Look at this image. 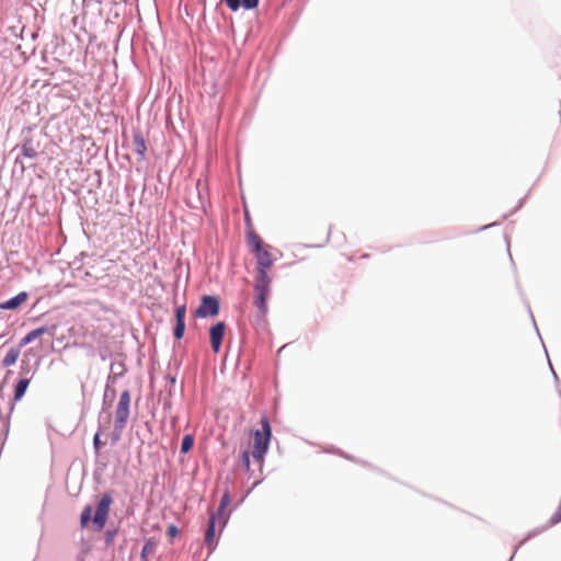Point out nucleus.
Segmentation results:
<instances>
[{"instance_id": "nucleus-1", "label": "nucleus", "mask_w": 561, "mask_h": 561, "mask_svg": "<svg viewBox=\"0 0 561 561\" xmlns=\"http://www.w3.org/2000/svg\"><path fill=\"white\" fill-rule=\"evenodd\" d=\"M247 242L256 262L253 305L257 310V316L264 319L268 311L267 298L272 285V276L268 271L272 268L275 257L271 253V245L265 244L254 231L250 230L248 232Z\"/></svg>"}, {"instance_id": "nucleus-2", "label": "nucleus", "mask_w": 561, "mask_h": 561, "mask_svg": "<svg viewBox=\"0 0 561 561\" xmlns=\"http://www.w3.org/2000/svg\"><path fill=\"white\" fill-rule=\"evenodd\" d=\"M112 503H113V499H112L111 494H108V493L103 494L101 496L100 501L98 502L93 518H92V513H93L92 506L91 505L84 506L81 512V515H80L81 528H87L89 526L90 522H92L94 530H96V531L103 530V528L106 525L107 518H108L110 508H111Z\"/></svg>"}, {"instance_id": "nucleus-3", "label": "nucleus", "mask_w": 561, "mask_h": 561, "mask_svg": "<svg viewBox=\"0 0 561 561\" xmlns=\"http://www.w3.org/2000/svg\"><path fill=\"white\" fill-rule=\"evenodd\" d=\"M263 432L256 431L254 433V446L252 456L257 461H262L265 453L267 451L268 443L271 439V425L267 417L261 420Z\"/></svg>"}, {"instance_id": "nucleus-4", "label": "nucleus", "mask_w": 561, "mask_h": 561, "mask_svg": "<svg viewBox=\"0 0 561 561\" xmlns=\"http://www.w3.org/2000/svg\"><path fill=\"white\" fill-rule=\"evenodd\" d=\"M129 407H130V393L128 390H125L121 393L119 400L115 410V428L122 431L128 421L129 417Z\"/></svg>"}, {"instance_id": "nucleus-5", "label": "nucleus", "mask_w": 561, "mask_h": 561, "mask_svg": "<svg viewBox=\"0 0 561 561\" xmlns=\"http://www.w3.org/2000/svg\"><path fill=\"white\" fill-rule=\"evenodd\" d=\"M219 312V300L213 296H204L199 307L195 311V317L206 318L215 317Z\"/></svg>"}, {"instance_id": "nucleus-6", "label": "nucleus", "mask_w": 561, "mask_h": 561, "mask_svg": "<svg viewBox=\"0 0 561 561\" xmlns=\"http://www.w3.org/2000/svg\"><path fill=\"white\" fill-rule=\"evenodd\" d=\"M226 324L220 321L213 325L209 330L211 350L218 353L221 347V342L225 335Z\"/></svg>"}, {"instance_id": "nucleus-7", "label": "nucleus", "mask_w": 561, "mask_h": 561, "mask_svg": "<svg viewBox=\"0 0 561 561\" xmlns=\"http://www.w3.org/2000/svg\"><path fill=\"white\" fill-rule=\"evenodd\" d=\"M185 313H186L185 305L179 306L176 308V310H175L176 324H175V328H174V337L176 340L182 339L183 335H184V331H185V322H184Z\"/></svg>"}, {"instance_id": "nucleus-8", "label": "nucleus", "mask_w": 561, "mask_h": 561, "mask_svg": "<svg viewBox=\"0 0 561 561\" xmlns=\"http://www.w3.org/2000/svg\"><path fill=\"white\" fill-rule=\"evenodd\" d=\"M27 298H28L27 293L21 291L15 297H13V298H11V299H9L7 301L0 302V309H2V310H15L21 305H23L27 300Z\"/></svg>"}, {"instance_id": "nucleus-9", "label": "nucleus", "mask_w": 561, "mask_h": 561, "mask_svg": "<svg viewBox=\"0 0 561 561\" xmlns=\"http://www.w3.org/2000/svg\"><path fill=\"white\" fill-rule=\"evenodd\" d=\"M217 522L219 523V518L215 515H211L205 535V542L209 548H213L215 543V528Z\"/></svg>"}, {"instance_id": "nucleus-10", "label": "nucleus", "mask_w": 561, "mask_h": 561, "mask_svg": "<svg viewBox=\"0 0 561 561\" xmlns=\"http://www.w3.org/2000/svg\"><path fill=\"white\" fill-rule=\"evenodd\" d=\"M133 145L135 152L141 158L145 159L147 152L146 141L140 133H137L133 136Z\"/></svg>"}, {"instance_id": "nucleus-11", "label": "nucleus", "mask_w": 561, "mask_h": 561, "mask_svg": "<svg viewBox=\"0 0 561 561\" xmlns=\"http://www.w3.org/2000/svg\"><path fill=\"white\" fill-rule=\"evenodd\" d=\"M47 328L46 327H41V328H37L35 330H32L31 332H28L21 341H20V347H23L27 344H30L31 342H33L34 340L38 339L39 336H42L43 334L47 333Z\"/></svg>"}, {"instance_id": "nucleus-12", "label": "nucleus", "mask_w": 561, "mask_h": 561, "mask_svg": "<svg viewBox=\"0 0 561 561\" xmlns=\"http://www.w3.org/2000/svg\"><path fill=\"white\" fill-rule=\"evenodd\" d=\"M20 356L19 347H11L2 359L3 367H10L14 365Z\"/></svg>"}, {"instance_id": "nucleus-13", "label": "nucleus", "mask_w": 561, "mask_h": 561, "mask_svg": "<svg viewBox=\"0 0 561 561\" xmlns=\"http://www.w3.org/2000/svg\"><path fill=\"white\" fill-rule=\"evenodd\" d=\"M28 385H30L28 378H23L18 381V383L15 385V388H14V397H13L14 401H20L23 398Z\"/></svg>"}, {"instance_id": "nucleus-14", "label": "nucleus", "mask_w": 561, "mask_h": 561, "mask_svg": "<svg viewBox=\"0 0 561 561\" xmlns=\"http://www.w3.org/2000/svg\"><path fill=\"white\" fill-rule=\"evenodd\" d=\"M229 502H230L229 494L225 493L221 497L218 513L215 515L219 518V524L221 526H224V524L226 523V507L228 506Z\"/></svg>"}, {"instance_id": "nucleus-15", "label": "nucleus", "mask_w": 561, "mask_h": 561, "mask_svg": "<svg viewBox=\"0 0 561 561\" xmlns=\"http://www.w3.org/2000/svg\"><path fill=\"white\" fill-rule=\"evenodd\" d=\"M157 542L153 539H148L141 551V559L146 560L156 550Z\"/></svg>"}, {"instance_id": "nucleus-16", "label": "nucleus", "mask_w": 561, "mask_h": 561, "mask_svg": "<svg viewBox=\"0 0 561 561\" xmlns=\"http://www.w3.org/2000/svg\"><path fill=\"white\" fill-rule=\"evenodd\" d=\"M194 444V437L192 435H185L182 439L181 451L187 454Z\"/></svg>"}, {"instance_id": "nucleus-17", "label": "nucleus", "mask_w": 561, "mask_h": 561, "mask_svg": "<svg viewBox=\"0 0 561 561\" xmlns=\"http://www.w3.org/2000/svg\"><path fill=\"white\" fill-rule=\"evenodd\" d=\"M226 5L232 11H237L240 8L241 0H224Z\"/></svg>"}, {"instance_id": "nucleus-18", "label": "nucleus", "mask_w": 561, "mask_h": 561, "mask_svg": "<svg viewBox=\"0 0 561 561\" xmlns=\"http://www.w3.org/2000/svg\"><path fill=\"white\" fill-rule=\"evenodd\" d=\"M259 0H242V5L250 10L257 7Z\"/></svg>"}, {"instance_id": "nucleus-19", "label": "nucleus", "mask_w": 561, "mask_h": 561, "mask_svg": "<svg viewBox=\"0 0 561 561\" xmlns=\"http://www.w3.org/2000/svg\"><path fill=\"white\" fill-rule=\"evenodd\" d=\"M241 458H242V463H243L244 468L247 470H249L250 469V453L247 450L243 451Z\"/></svg>"}, {"instance_id": "nucleus-20", "label": "nucleus", "mask_w": 561, "mask_h": 561, "mask_svg": "<svg viewBox=\"0 0 561 561\" xmlns=\"http://www.w3.org/2000/svg\"><path fill=\"white\" fill-rule=\"evenodd\" d=\"M179 530H178V527L175 525H170L168 527V535L170 536V538H174L176 537Z\"/></svg>"}, {"instance_id": "nucleus-21", "label": "nucleus", "mask_w": 561, "mask_h": 561, "mask_svg": "<svg viewBox=\"0 0 561 561\" xmlns=\"http://www.w3.org/2000/svg\"><path fill=\"white\" fill-rule=\"evenodd\" d=\"M93 445H94L95 450L98 451L100 449V447H101V440H100V435L99 434L94 435Z\"/></svg>"}, {"instance_id": "nucleus-22", "label": "nucleus", "mask_w": 561, "mask_h": 561, "mask_svg": "<svg viewBox=\"0 0 561 561\" xmlns=\"http://www.w3.org/2000/svg\"><path fill=\"white\" fill-rule=\"evenodd\" d=\"M23 153L24 156L28 157V158H33L35 156V152L33 149H28L26 147L23 148Z\"/></svg>"}, {"instance_id": "nucleus-23", "label": "nucleus", "mask_w": 561, "mask_h": 561, "mask_svg": "<svg viewBox=\"0 0 561 561\" xmlns=\"http://www.w3.org/2000/svg\"><path fill=\"white\" fill-rule=\"evenodd\" d=\"M187 204L192 208H202L204 206V203L201 199L198 201V203L188 202Z\"/></svg>"}, {"instance_id": "nucleus-24", "label": "nucleus", "mask_w": 561, "mask_h": 561, "mask_svg": "<svg viewBox=\"0 0 561 561\" xmlns=\"http://www.w3.org/2000/svg\"><path fill=\"white\" fill-rule=\"evenodd\" d=\"M107 536H108V537H107V542H110V541H111V539L113 538V534L108 533V534H107Z\"/></svg>"}]
</instances>
